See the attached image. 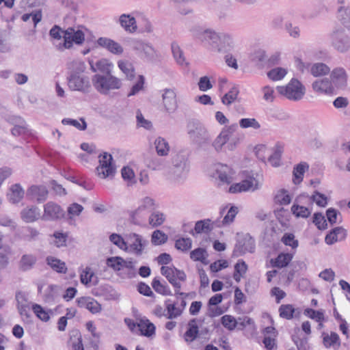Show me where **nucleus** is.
I'll use <instances>...</instances> for the list:
<instances>
[{
  "mask_svg": "<svg viewBox=\"0 0 350 350\" xmlns=\"http://www.w3.org/2000/svg\"><path fill=\"white\" fill-rule=\"evenodd\" d=\"M199 38L206 42L213 52L225 53L234 47L233 38L228 33L206 29L200 33Z\"/></svg>",
  "mask_w": 350,
  "mask_h": 350,
  "instance_id": "nucleus-1",
  "label": "nucleus"
},
{
  "mask_svg": "<svg viewBox=\"0 0 350 350\" xmlns=\"http://www.w3.org/2000/svg\"><path fill=\"white\" fill-rule=\"evenodd\" d=\"M95 89L100 94L107 95L111 91L119 90L122 85V80L111 74L95 75L92 79Z\"/></svg>",
  "mask_w": 350,
  "mask_h": 350,
  "instance_id": "nucleus-2",
  "label": "nucleus"
},
{
  "mask_svg": "<svg viewBox=\"0 0 350 350\" xmlns=\"http://www.w3.org/2000/svg\"><path fill=\"white\" fill-rule=\"evenodd\" d=\"M187 131L189 138L199 146L207 144L211 140V135L206 128L198 120H189L187 124Z\"/></svg>",
  "mask_w": 350,
  "mask_h": 350,
  "instance_id": "nucleus-3",
  "label": "nucleus"
},
{
  "mask_svg": "<svg viewBox=\"0 0 350 350\" xmlns=\"http://www.w3.org/2000/svg\"><path fill=\"white\" fill-rule=\"evenodd\" d=\"M161 273L166 278L167 281L174 288L175 293L180 295H185L184 293L180 292L181 283L186 281L187 275L184 271L180 270L174 266H162Z\"/></svg>",
  "mask_w": 350,
  "mask_h": 350,
  "instance_id": "nucleus-4",
  "label": "nucleus"
},
{
  "mask_svg": "<svg viewBox=\"0 0 350 350\" xmlns=\"http://www.w3.org/2000/svg\"><path fill=\"white\" fill-rule=\"evenodd\" d=\"M279 94L289 100H299L305 94V87L297 79H292L286 86H278Z\"/></svg>",
  "mask_w": 350,
  "mask_h": 350,
  "instance_id": "nucleus-5",
  "label": "nucleus"
},
{
  "mask_svg": "<svg viewBox=\"0 0 350 350\" xmlns=\"http://www.w3.org/2000/svg\"><path fill=\"white\" fill-rule=\"evenodd\" d=\"M331 45L340 53H345L350 49V38L343 28L334 29L329 34Z\"/></svg>",
  "mask_w": 350,
  "mask_h": 350,
  "instance_id": "nucleus-6",
  "label": "nucleus"
},
{
  "mask_svg": "<svg viewBox=\"0 0 350 350\" xmlns=\"http://www.w3.org/2000/svg\"><path fill=\"white\" fill-rule=\"evenodd\" d=\"M63 39V42L58 45V49L61 51L72 48L74 44H82L85 41V34L81 30L69 27L64 31Z\"/></svg>",
  "mask_w": 350,
  "mask_h": 350,
  "instance_id": "nucleus-7",
  "label": "nucleus"
},
{
  "mask_svg": "<svg viewBox=\"0 0 350 350\" xmlns=\"http://www.w3.org/2000/svg\"><path fill=\"white\" fill-rule=\"evenodd\" d=\"M98 157L99 165L96 167L97 175L101 178H113L116 173V167L112 163V156L107 152H104Z\"/></svg>",
  "mask_w": 350,
  "mask_h": 350,
  "instance_id": "nucleus-8",
  "label": "nucleus"
},
{
  "mask_svg": "<svg viewBox=\"0 0 350 350\" xmlns=\"http://www.w3.org/2000/svg\"><path fill=\"white\" fill-rule=\"evenodd\" d=\"M189 170L187 157L181 153L176 154L172 159V172L176 178L184 177Z\"/></svg>",
  "mask_w": 350,
  "mask_h": 350,
  "instance_id": "nucleus-9",
  "label": "nucleus"
},
{
  "mask_svg": "<svg viewBox=\"0 0 350 350\" xmlns=\"http://www.w3.org/2000/svg\"><path fill=\"white\" fill-rule=\"evenodd\" d=\"M127 245L130 252L136 256H141L145 247L148 245V241L136 233H131L127 236Z\"/></svg>",
  "mask_w": 350,
  "mask_h": 350,
  "instance_id": "nucleus-10",
  "label": "nucleus"
},
{
  "mask_svg": "<svg viewBox=\"0 0 350 350\" xmlns=\"http://www.w3.org/2000/svg\"><path fill=\"white\" fill-rule=\"evenodd\" d=\"M65 216V211L53 202H49L44 206V214L42 217L43 220L54 221L64 218Z\"/></svg>",
  "mask_w": 350,
  "mask_h": 350,
  "instance_id": "nucleus-11",
  "label": "nucleus"
},
{
  "mask_svg": "<svg viewBox=\"0 0 350 350\" xmlns=\"http://www.w3.org/2000/svg\"><path fill=\"white\" fill-rule=\"evenodd\" d=\"M96 44L114 55H121L124 52L123 47L117 42L106 37H100L96 41Z\"/></svg>",
  "mask_w": 350,
  "mask_h": 350,
  "instance_id": "nucleus-12",
  "label": "nucleus"
},
{
  "mask_svg": "<svg viewBox=\"0 0 350 350\" xmlns=\"http://www.w3.org/2000/svg\"><path fill=\"white\" fill-rule=\"evenodd\" d=\"M163 103L168 113H174L177 107L176 94L173 89L166 88L162 94Z\"/></svg>",
  "mask_w": 350,
  "mask_h": 350,
  "instance_id": "nucleus-13",
  "label": "nucleus"
},
{
  "mask_svg": "<svg viewBox=\"0 0 350 350\" xmlns=\"http://www.w3.org/2000/svg\"><path fill=\"white\" fill-rule=\"evenodd\" d=\"M258 188V181L253 178L246 179L241 183L232 185L229 188V192L236 193L238 192L254 191Z\"/></svg>",
  "mask_w": 350,
  "mask_h": 350,
  "instance_id": "nucleus-14",
  "label": "nucleus"
},
{
  "mask_svg": "<svg viewBox=\"0 0 350 350\" xmlns=\"http://www.w3.org/2000/svg\"><path fill=\"white\" fill-rule=\"evenodd\" d=\"M254 239L249 234H247L241 239L239 240L234 252H239L240 255L245 252L252 253L254 251Z\"/></svg>",
  "mask_w": 350,
  "mask_h": 350,
  "instance_id": "nucleus-15",
  "label": "nucleus"
},
{
  "mask_svg": "<svg viewBox=\"0 0 350 350\" xmlns=\"http://www.w3.org/2000/svg\"><path fill=\"white\" fill-rule=\"evenodd\" d=\"M48 190L43 185H32L27 191V197L36 200L38 203L44 202L48 197Z\"/></svg>",
  "mask_w": 350,
  "mask_h": 350,
  "instance_id": "nucleus-16",
  "label": "nucleus"
},
{
  "mask_svg": "<svg viewBox=\"0 0 350 350\" xmlns=\"http://www.w3.org/2000/svg\"><path fill=\"white\" fill-rule=\"evenodd\" d=\"M154 206V200L148 197L143 200L142 205H140L135 211L131 212V217L132 221L135 224H139L141 218L143 217V212L146 209H152Z\"/></svg>",
  "mask_w": 350,
  "mask_h": 350,
  "instance_id": "nucleus-17",
  "label": "nucleus"
},
{
  "mask_svg": "<svg viewBox=\"0 0 350 350\" xmlns=\"http://www.w3.org/2000/svg\"><path fill=\"white\" fill-rule=\"evenodd\" d=\"M332 84L337 88H345L347 85V75L342 68H336L331 73Z\"/></svg>",
  "mask_w": 350,
  "mask_h": 350,
  "instance_id": "nucleus-18",
  "label": "nucleus"
},
{
  "mask_svg": "<svg viewBox=\"0 0 350 350\" xmlns=\"http://www.w3.org/2000/svg\"><path fill=\"white\" fill-rule=\"evenodd\" d=\"M68 87L71 90L85 92L88 88V82L83 76L70 74L68 77Z\"/></svg>",
  "mask_w": 350,
  "mask_h": 350,
  "instance_id": "nucleus-19",
  "label": "nucleus"
},
{
  "mask_svg": "<svg viewBox=\"0 0 350 350\" xmlns=\"http://www.w3.org/2000/svg\"><path fill=\"white\" fill-rule=\"evenodd\" d=\"M347 237V231L342 227L333 228L325 237V241L327 245H333L337 241L344 240Z\"/></svg>",
  "mask_w": 350,
  "mask_h": 350,
  "instance_id": "nucleus-20",
  "label": "nucleus"
},
{
  "mask_svg": "<svg viewBox=\"0 0 350 350\" xmlns=\"http://www.w3.org/2000/svg\"><path fill=\"white\" fill-rule=\"evenodd\" d=\"M21 219L26 223H31L40 217V210L35 206L26 207L21 212Z\"/></svg>",
  "mask_w": 350,
  "mask_h": 350,
  "instance_id": "nucleus-21",
  "label": "nucleus"
},
{
  "mask_svg": "<svg viewBox=\"0 0 350 350\" xmlns=\"http://www.w3.org/2000/svg\"><path fill=\"white\" fill-rule=\"evenodd\" d=\"M314 91L321 94H332L334 88L332 82L327 79H317L312 83Z\"/></svg>",
  "mask_w": 350,
  "mask_h": 350,
  "instance_id": "nucleus-22",
  "label": "nucleus"
},
{
  "mask_svg": "<svg viewBox=\"0 0 350 350\" xmlns=\"http://www.w3.org/2000/svg\"><path fill=\"white\" fill-rule=\"evenodd\" d=\"M113 64L107 59H101L94 64H90V68L94 72H100L103 75L111 74Z\"/></svg>",
  "mask_w": 350,
  "mask_h": 350,
  "instance_id": "nucleus-23",
  "label": "nucleus"
},
{
  "mask_svg": "<svg viewBox=\"0 0 350 350\" xmlns=\"http://www.w3.org/2000/svg\"><path fill=\"white\" fill-rule=\"evenodd\" d=\"M25 191L20 184L12 185L8 193V198L12 204L18 203L24 197Z\"/></svg>",
  "mask_w": 350,
  "mask_h": 350,
  "instance_id": "nucleus-24",
  "label": "nucleus"
},
{
  "mask_svg": "<svg viewBox=\"0 0 350 350\" xmlns=\"http://www.w3.org/2000/svg\"><path fill=\"white\" fill-rule=\"evenodd\" d=\"M338 19L340 23L350 31V5H341L338 8Z\"/></svg>",
  "mask_w": 350,
  "mask_h": 350,
  "instance_id": "nucleus-25",
  "label": "nucleus"
},
{
  "mask_svg": "<svg viewBox=\"0 0 350 350\" xmlns=\"http://www.w3.org/2000/svg\"><path fill=\"white\" fill-rule=\"evenodd\" d=\"M119 21L121 26L128 32L133 33L137 29L135 18L129 14H122Z\"/></svg>",
  "mask_w": 350,
  "mask_h": 350,
  "instance_id": "nucleus-26",
  "label": "nucleus"
},
{
  "mask_svg": "<svg viewBox=\"0 0 350 350\" xmlns=\"http://www.w3.org/2000/svg\"><path fill=\"white\" fill-rule=\"evenodd\" d=\"M199 328L197 325V320L193 319L188 323V328L184 334V339L187 342H193L198 336Z\"/></svg>",
  "mask_w": 350,
  "mask_h": 350,
  "instance_id": "nucleus-27",
  "label": "nucleus"
},
{
  "mask_svg": "<svg viewBox=\"0 0 350 350\" xmlns=\"http://www.w3.org/2000/svg\"><path fill=\"white\" fill-rule=\"evenodd\" d=\"M171 49L173 57L178 65L181 66H187L189 65V63L186 61L183 51L177 42H173L172 43Z\"/></svg>",
  "mask_w": 350,
  "mask_h": 350,
  "instance_id": "nucleus-28",
  "label": "nucleus"
},
{
  "mask_svg": "<svg viewBox=\"0 0 350 350\" xmlns=\"http://www.w3.org/2000/svg\"><path fill=\"white\" fill-rule=\"evenodd\" d=\"M280 317L290 320L294 317H299L300 312L294 308L291 304H282L279 308Z\"/></svg>",
  "mask_w": 350,
  "mask_h": 350,
  "instance_id": "nucleus-29",
  "label": "nucleus"
},
{
  "mask_svg": "<svg viewBox=\"0 0 350 350\" xmlns=\"http://www.w3.org/2000/svg\"><path fill=\"white\" fill-rule=\"evenodd\" d=\"M118 66L127 79L132 80L135 77V71L132 63L128 60L122 59L118 62Z\"/></svg>",
  "mask_w": 350,
  "mask_h": 350,
  "instance_id": "nucleus-30",
  "label": "nucleus"
},
{
  "mask_svg": "<svg viewBox=\"0 0 350 350\" xmlns=\"http://www.w3.org/2000/svg\"><path fill=\"white\" fill-rule=\"evenodd\" d=\"M83 210V207L81 204L72 203L68 207L67 213H66L64 218L69 222V224H72L74 223L75 217L79 216Z\"/></svg>",
  "mask_w": 350,
  "mask_h": 350,
  "instance_id": "nucleus-31",
  "label": "nucleus"
},
{
  "mask_svg": "<svg viewBox=\"0 0 350 350\" xmlns=\"http://www.w3.org/2000/svg\"><path fill=\"white\" fill-rule=\"evenodd\" d=\"M154 146L159 156L165 157L168 154L170 147L168 142L164 138L157 137L154 141Z\"/></svg>",
  "mask_w": 350,
  "mask_h": 350,
  "instance_id": "nucleus-32",
  "label": "nucleus"
},
{
  "mask_svg": "<svg viewBox=\"0 0 350 350\" xmlns=\"http://www.w3.org/2000/svg\"><path fill=\"white\" fill-rule=\"evenodd\" d=\"M46 261L53 270L60 273H66L67 268L64 262L53 256H48Z\"/></svg>",
  "mask_w": 350,
  "mask_h": 350,
  "instance_id": "nucleus-33",
  "label": "nucleus"
},
{
  "mask_svg": "<svg viewBox=\"0 0 350 350\" xmlns=\"http://www.w3.org/2000/svg\"><path fill=\"white\" fill-rule=\"evenodd\" d=\"M36 260L37 259L35 256L32 254H24L20 260L19 267L23 271L30 270L36 264Z\"/></svg>",
  "mask_w": 350,
  "mask_h": 350,
  "instance_id": "nucleus-34",
  "label": "nucleus"
},
{
  "mask_svg": "<svg viewBox=\"0 0 350 350\" xmlns=\"http://www.w3.org/2000/svg\"><path fill=\"white\" fill-rule=\"evenodd\" d=\"M137 327L142 334L146 336H151L155 332V326L148 320H141L137 323Z\"/></svg>",
  "mask_w": 350,
  "mask_h": 350,
  "instance_id": "nucleus-35",
  "label": "nucleus"
},
{
  "mask_svg": "<svg viewBox=\"0 0 350 350\" xmlns=\"http://www.w3.org/2000/svg\"><path fill=\"white\" fill-rule=\"evenodd\" d=\"M309 168L308 163L303 162L297 164L293 168V182L295 184L300 183L304 177V174L306 170Z\"/></svg>",
  "mask_w": 350,
  "mask_h": 350,
  "instance_id": "nucleus-36",
  "label": "nucleus"
},
{
  "mask_svg": "<svg viewBox=\"0 0 350 350\" xmlns=\"http://www.w3.org/2000/svg\"><path fill=\"white\" fill-rule=\"evenodd\" d=\"M323 343L326 348L340 345V338L338 334L336 332H331L330 335L323 333Z\"/></svg>",
  "mask_w": 350,
  "mask_h": 350,
  "instance_id": "nucleus-37",
  "label": "nucleus"
},
{
  "mask_svg": "<svg viewBox=\"0 0 350 350\" xmlns=\"http://www.w3.org/2000/svg\"><path fill=\"white\" fill-rule=\"evenodd\" d=\"M208 253L204 248L198 247L191 251L190 258L194 261H200L204 265L208 264L207 260Z\"/></svg>",
  "mask_w": 350,
  "mask_h": 350,
  "instance_id": "nucleus-38",
  "label": "nucleus"
},
{
  "mask_svg": "<svg viewBox=\"0 0 350 350\" xmlns=\"http://www.w3.org/2000/svg\"><path fill=\"white\" fill-rule=\"evenodd\" d=\"M283 152V146L280 144H276L274 148V151L271 155L269 156L268 161L273 167H278L280 165L281 157Z\"/></svg>",
  "mask_w": 350,
  "mask_h": 350,
  "instance_id": "nucleus-39",
  "label": "nucleus"
},
{
  "mask_svg": "<svg viewBox=\"0 0 350 350\" xmlns=\"http://www.w3.org/2000/svg\"><path fill=\"white\" fill-rule=\"evenodd\" d=\"M247 270V265L245 262L243 260H240L234 265V273L233 274V278L237 282L241 281V278L246 273Z\"/></svg>",
  "mask_w": 350,
  "mask_h": 350,
  "instance_id": "nucleus-40",
  "label": "nucleus"
},
{
  "mask_svg": "<svg viewBox=\"0 0 350 350\" xmlns=\"http://www.w3.org/2000/svg\"><path fill=\"white\" fill-rule=\"evenodd\" d=\"M292 255L290 254H280L278 257L273 260H271V263L275 267L282 268L286 267L292 260Z\"/></svg>",
  "mask_w": 350,
  "mask_h": 350,
  "instance_id": "nucleus-41",
  "label": "nucleus"
},
{
  "mask_svg": "<svg viewBox=\"0 0 350 350\" xmlns=\"http://www.w3.org/2000/svg\"><path fill=\"white\" fill-rule=\"evenodd\" d=\"M152 286L154 290L161 295H172V291L169 286L166 284H163L160 282V280L155 278L153 279L152 282Z\"/></svg>",
  "mask_w": 350,
  "mask_h": 350,
  "instance_id": "nucleus-42",
  "label": "nucleus"
},
{
  "mask_svg": "<svg viewBox=\"0 0 350 350\" xmlns=\"http://www.w3.org/2000/svg\"><path fill=\"white\" fill-rule=\"evenodd\" d=\"M291 212L297 217L308 218L310 215L312 210L304 206L294 204L291 206Z\"/></svg>",
  "mask_w": 350,
  "mask_h": 350,
  "instance_id": "nucleus-43",
  "label": "nucleus"
},
{
  "mask_svg": "<svg viewBox=\"0 0 350 350\" xmlns=\"http://www.w3.org/2000/svg\"><path fill=\"white\" fill-rule=\"evenodd\" d=\"M219 179L221 182L229 184L232 181V170L227 165H221V169L217 170Z\"/></svg>",
  "mask_w": 350,
  "mask_h": 350,
  "instance_id": "nucleus-44",
  "label": "nucleus"
},
{
  "mask_svg": "<svg viewBox=\"0 0 350 350\" xmlns=\"http://www.w3.org/2000/svg\"><path fill=\"white\" fill-rule=\"evenodd\" d=\"M330 71V68L323 63H316L313 64L310 68L311 74L314 77H319L325 75Z\"/></svg>",
  "mask_w": 350,
  "mask_h": 350,
  "instance_id": "nucleus-45",
  "label": "nucleus"
},
{
  "mask_svg": "<svg viewBox=\"0 0 350 350\" xmlns=\"http://www.w3.org/2000/svg\"><path fill=\"white\" fill-rule=\"evenodd\" d=\"M286 74V69L281 67H277L269 70L267 72V77L271 81H275L282 79Z\"/></svg>",
  "mask_w": 350,
  "mask_h": 350,
  "instance_id": "nucleus-46",
  "label": "nucleus"
},
{
  "mask_svg": "<svg viewBox=\"0 0 350 350\" xmlns=\"http://www.w3.org/2000/svg\"><path fill=\"white\" fill-rule=\"evenodd\" d=\"M32 310L36 316L42 321L47 322L50 319L49 312L46 311L42 306L38 304L32 305Z\"/></svg>",
  "mask_w": 350,
  "mask_h": 350,
  "instance_id": "nucleus-47",
  "label": "nucleus"
},
{
  "mask_svg": "<svg viewBox=\"0 0 350 350\" xmlns=\"http://www.w3.org/2000/svg\"><path fill=\"white\" fill-rule=\"evenodd\" d=\"M239 90L237 86H233L221 98L224 105H229L237 98Z\"/></svg>",
  "mask_w": 350,
  "mask_h": 350,
  "instance_id": "nucleus-48",
  "label": "nucleus"
},
{
  "mask_svg": "<svg viewBox=\"0 0 350 350\" xmlns=\"http://www.w3.org/2000/svg\"><path fill=\"white\" fill-rule=\"evenodd\" d=\"M211 219H204L198 221L196 223L194 230L196 233L200 234L202 232L207 233L210 232L213 227L211 226Z\"/></svg>",
  "mask_w": 350,
  "mask_h": 350,
  "instance_id": "nucleus-49",
  "label": "nucleus"
},
{
  "mask_svg": "<svg viewBox=\"0 0 350 350\" xmlns=\"http://www.w3.org/2000/svg\"><path fill=\"white\" fill-rule=\"evenodd\" d=\"M89 332L91 333L92 336V339L89 342V345L94 349L96 350L98 347V344L100 342V333L96 331V328L93 326L92 323L89 321Z\"/></svg>",
  "mask_w": 350,
  "mask_h": 350,
  "instance_id": "nucleus-50",
  "label": "nucleus"
},
{
  "mask_svg": "<svg viewBox=\"0 0 350 350\" xmlns=\"http://www.w3.org/2000/svg\"><path fill=\"white\" fill-rule=\"evenodd\" d=\"M80 121L81 122H80L79 120H75V119L64 118L62 120V123L64 125H71V126H73L76 129H77L78 130H80V131L85 130L86 129V127H87V123H86L85 119L84 118H81Z\"/></svg>",
  "mask_w": 350,
  "mask_h": 350,
  "instance_id": "nucleus-51",
  "label": "nucleus"
},
{
  "mask_svg": "<svg viewBox=\"0 0 350 350\" xmlns=\"http://www.w3.org/2000/svg\"><path fill=\"white\" fill-rule=\"evenodd\" d=\"M167 241V235L163 232L157 230L152 234L151 242L154 245H160Z\"/></svg>",
  "mask_w": 350,
  "mask_h": 350,
  "instance_id": "nucleus-52",
  "label": "nucleus"
},
{
  "mask_svg": "<svg viewBox=\"0 0 350 350\" xmlns=\"http://www.w3.org/2000/svg\"><path fill=\"white\" fill-rule=\"evenodd\" d=\"M109 240L120 249L128 251L129 247L126 241L118 234L113 233L109 236Z\"/></svg>",
  "mask_w": 350,
  "mask_h": 350,
  "instance_id": "nucleus-53",
  "label": "nucleus"
},
{
  "mask_svg": "<svg viewBox=\"0 0 350 350\" xmlns=\"http://www.w3.org/2000/svg\"><path fill=\"white\" fill-rule=\"evenodd\" d=\"M165 221L164 215L159 211L153 212L149 217V224L152 227L161 226Z\"/></svg>",
  "mask_w": 350,
  "mask_h": 350,
  "instance_id": "nucleus-54",
  "label": "nucleus"
},
{
  "mask_svg": "<svg viewBox=\"0 0 350 350\" xmlns=\"http://www.w3.org/2000/svg\"><path fill=\"white\" fill-rule=\"evenodd\" d=\"M123 258L120 256L109 257L107 259V265L112 268L116 271H119L122 269Z\"/></svg>",
  "mask_w": 350,
  "mask_h": 350,
  "instance_id": "nucleus-55",
  "label": "nucleus"
},
{
  "mask_svg": "<svg viewBox=\"0 0 350 350\" xmlns=\"http://www.w3.org/2000/svg\"><path fill=\"white\" fill-rule=\"evenodd\" d=\"M304 314L317 322H321L324 320V311L323 310H314L311 308H306Z\"/></svg>",
  "mask_w": 350,
  "mask_h": 350,
  "instance_id": "nucleus-56",
  "label": "nucleus"
},
{
  "mask_svg": "<svg viewBox=\"0 0 350 350\" xmlns=\"http://www.w3.org/2000/svg\"><path fill=\"white\" fill-rule=\"evenodd\" d=\"M275 200L281 205H287L291 203V198L288 191L286 189H282L278 191L276 194Z\"/></svg>",
  "mask_w": 350,
  "mask_h": 350,
  "instance_id": "nucleus-57",
  "label": "nucleus"
},
{
  "mask_svg": "<svg viewBox=\"0 0 350 350\" xmlns=\"http://www.w3.org/2000/svg\"><path fill=\"white\" fill-rule=\"evenodd\" d=\"M192 241L190 238H180L176 241L175 247L183 252H186L191 249Z\"/></svg>",
  "mask_w": 350,
  "mask_h": 350,
  "instance_id": "nucleus-58",
  "label": "nucleus"
},
{
  "mask_svg": "<svg viewBox=\"0 0 350 350\" xmlns=\"http://www.w3.org/2000/svg\"><path fill=\"white\" fill-rule=\"evenodd\" d=\"M31 18H32V21L34 24V27H36L37 24L42 20L41 10H36L29 14H24L21 17L22 20L25 22L28 21Z\"/></svg>",
  "mask_w": 350,
  "mask_h": 350,
  "instance_id": "nucleus-59",
  "label": "nucleus"
},
{
  "mask_svg": "<svg viewBox=\"0 0 350 350\" xmlns=\"http://www.w3.org/2000/svg\"><path fill=\"white\" fill-rule=\"evenodd\" d=\"M239 125L242 129H258L260 128V123L255 118H242L239 121Z\"/></svg>",
  "mask_w": 350,
  "mask_h": 350,
  "instance_id": "nucleus-60",
  "label": "nucleus"
},
{
  "mask_svg": "<svg viewBox=\"0 0 350 350\" xmlns=\"http://www.w3.org/2000/svg\"><path fill=\"white\" fill-rule=\"evenodd\" d=\"M167 314L166 318L168 319H176L180 316L182 311L178 308L176 307L175 304L166 303Z\"/></svg>",
  "mask_w": 350,
  "mask_h": 350,
  "instance_id": "nucleus-61",
  "label": "nucleus"
},
{
  "mask_svg": "<svg viewBox=\"0 0 350 350\" xmlns=\"http://www.w3.org/2000/svg\"><path fill=\"white\" fill-rule=\"evenodd\" d=\"M312 202H315L319 206L324 207L327 204V197L317 191H315L310 197Z\"/></svg>",
  "mask_w": 350,
  "mask_h": 350,
  "instance_id": "nucleus-62",
  "label": "nucleus"
},
{
  "mask_svg": "<svg viewBox=\"0 0 350 350\" xmlns=\"http://www.w3.org/2000/svg\"><path fill=\"white\" fill-rule=\"evenodd\" d=\"M221 324L228 330H233L237 326L235 318L231 315H224L221 319Z\"/></svg>",
  "mask_w": 350,
  "mask_h": 350,
  "instance_id": "nucleus-63",
  "label": "nucleus"
},
{
  "mask_svg": "<svg viewBox=\"0 0 350 350\" xmlns=\"http://www.w3.org/2000/svg\"><path fill=\"white\" fill-rule=\"evenodd\" d=\"M19 314L23 318V321L27 323H32L31 315L29 310V306L27 304H21L17 306Z\"/></svg>",
  "mask_w": 350,
  "mask_h": 350,
  "instance_id": "nucleus-64",
  "label": "nucleus"
}]
</instances>
